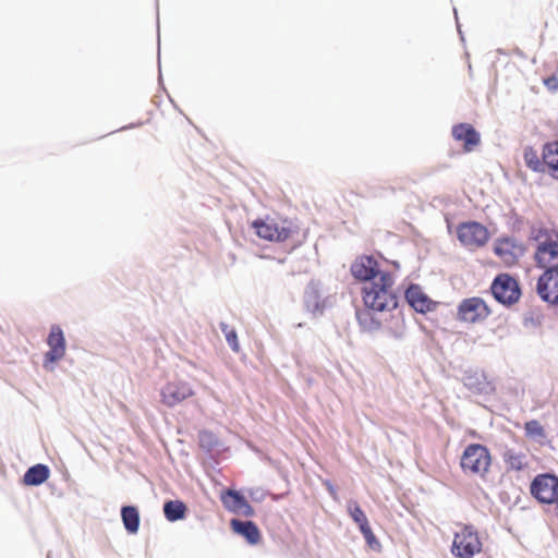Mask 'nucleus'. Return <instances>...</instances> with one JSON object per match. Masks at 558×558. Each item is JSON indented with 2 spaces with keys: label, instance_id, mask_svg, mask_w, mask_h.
I'll return each instance as SVG.
<instances>
[{
  "label": "nucleus",
  "instance_id": "f257e3e1",
  "mask_svg": "<svg viewBox=\"0 0 558 558\" xmlns=\"http://www.w3.org/2000/svg\"><path fill=\"white\" fill-rule=\"evenodd\" d=\"M393 283L391 274H380V279L372 281L363 288L364 305L375 312L396 308L398 300L393 291Z\"/></svg>",
  "mask_w": 558,
  "mask_h": 558
},
{
  "label": "nucleus",
  "instance_id": "f03ea898",
  "mask_svg": "<svg viewBox=\"0 0 558 558\" xmlns=\"http://www.w3.org/2000/svg\"><path fill=\"white\" fill-rule=\"evenodd\" d=\"M252 228L258 238L269 242H293L300 243V228L288 218L256 219L252 222Z\"/></svg>",
  "mask_w": 558,
  "mask_h": 558
},
{
  "label": "nucleus",
  "instance_id": "7ed1b4c3",
  "mask_svg": "<svg viewBox=\"0 0 558 558\" xmlns=\"http://www.w3.org/2000/svg\"><path fill=\"white\" fill-rule=\"evenodd\" d=\"M535 241L534 262L537 268L558 270V232L554 229L538 228L533 231Z\"/></svg>",
  "mask_w": 558,
  "mask_h": 558
},
{
  "label": "nucleus",
  "instance_id": "20e7f679",
  "mask_svg": "<svg viewBox=\"0 0 558 558\" xmlns=\"http://www.w3.org/2000/svg\"><path fill=\"white\" fill-rule=\"evenodd\" d=\"M492 465L488 448L481 444H470L460 458V468L465 475L484 478Z\"/></svg>",
  "mask_w": 558,
  "mask_h": 558
},
{
  "label": "nucleus",
  "instance_id": "39448f33",
  "mask_svg": "<svg viewBox=\"0 0 558 558\" xmlns=\"http://www.w3.org/2000/svg\"><path fill=\"white\" fill-rule=\"evenodd\" d=\"M482 541L472 525H462L454 533L451 553L457 558H472L482 551Z\"/></svg>",
  "mask_w": 558,
  "mask_h": 558
},
{
  "label": "nucleus",
  "instance_id": "423d86ee",
  "mask_svg": "<svg viewBox=\"0 0 558 558\" xmlns=\"http://www.w3.org/2000/svg\"><path fill=\"white\" fill-rule=\"evenodd\" d=\"M456 232L461 245L469 251L485 246L489 240L488 229L477 221L461 222L457 226Z\"/></svg>",
  "mask_w": 558,
  "mask_h": 558
},
{
  "label": "nucleus",
  "instance_id": "0eeeda50",
  "mask_svg": "<svg viewBox=\"0 0 558 558\" xmlns=\"http://www.w3.org/2000/svg\"><path fill=\"white\" fill-rule=\"evenodd\" d=\"M492 314L488 304L480 296L466 298L457 308V319L465 324H478Z\"/></svg>",
  "mask_w": 558,
  "mask_h": 558
},
{
  "label": "nucleus",
  "instance_id": "6e6552de",
  "mask_svg": "<svg viewBox=\"0 0 558 558\" xmlns=\"http://www.w3.org/2000/svg\"><path fill=\"white\" fill-rule=\"evenodd\" d=\"M530 492L538 502L553 505L558 499V476L549 473L536 475Z\"/></svg>",
  "mask_w": 558,
  "mask_h": 558
},
{
  "label": "nucleus",
  "instance_id": "1a4fd4ad",
  "mask_svg": "<svg viewBox=\"0 0 558 558\" xmlns=\"http://www.w3.org/2000/svg\"><path fill=\"white\" fill-rule=\"evenodd\" d=\"M494 298L504 305H512L520 300L521 290L518 281L508 274L498 275L492 286Z\"/></svg>",
  "mask_w": 558,
  "mask_h": 558
},
{
  "label": "nucleus",
  "instance_id": "9d476101",
  "mask_svg": "<svg viewBox=\"0 0 558 558\" xmlns=\"http://www.w3.org/2000/svg\"><path fill=\"white\" fill-rule=\"evenodd\" d=\"M47 344L49 350L44 356V367L46 369H52V365L62 360L66 352V341L60 326H51Z\"/></svg>",
  "mask_w": 558,
  "mask_h": 558
},
{
  "label": "nucleus",
  "instance_id": "9b49d317",
  "mask_svg": "<svg viewBox=\"0 0 558 558\" xmlns=\"http://www.w3.org/2000/svg\"><path fill=\"white\" fill-rule=\"evenodd\" d=\"M195 395L192 386L183 380L167 383L160 390L161 403L173 408Z\"/></svg>",
  "mask_w": 558,
  "mask_h": 558
},
{
  "label": "nucleus",
  "instance_id": "f8f14e48",
  "mask_svg": "<svg viewBox=\"0 0 558 558\" xmlns=\"http://www.w3.org/2000/svg\"><path fill=\"white\" fill-rule=\"evenodd\" d=\"M352 276L360 281H375L380 279V274H390L381 270L379 263L373 256H360L351 265Z\"/></svg>",
  "mask_w": 558,
  "mask_h": 558
},
{
  "label": "nucleus",
  "instance_id": "ddd939ff",
  "mask_svg": "<svg viewBox=\"0 0 558 558\" xmlns=\"http://www.w3.org/2000/svg\"><path fill=\"white\" fill-rule=\"evenodd\" d=\"M538 296L550 305L558 304V270L543 271L536 283Z\"/></svg>",
  "mask_w": 558,
  "mask_h": 558
},
{
  "label": "nucleus",
  "instance_id": "4468645a",
  "mask_svg": "<svg viewBox=\"0 0 558 558\" xmlns=\"http://www.w3.org/2000/svg\"><path fill=\"white\" fill-rule=\"evenodd\" d=\"M220 500L223 507L232 513L253 517L255 511L246 498L239 492L226 489L220 494Z\"/></svg>",
  "mask_w": 558,
  "mask_h": 558
},
{
  "label": "nucleus",
  "instance_id": "2eb2a0df",
  "mask_svg": "<svg viewBox=\"0 0 558 558\" xmlns=\"http://www.w3.org/2000/svg\"><path fill=\"white\" fill-rule=\"evenodd\" d=\"M494 253L505 265L512 266L518 263L523 253V248L514 239L501 238L496 240Z\"/></svg>",
  "mask_w": 558,
  "mask_h": 558
},
{
  "label": "nucleus",
  "instance_id": "dca6fc26",
  "mask_svg": "<svg viewBox=\"0 0 558 558\" xmlns=\"http://www.w3.org/2000/svg\"><path fill=\"white\" fill-rule=\"evenodd\" d=\"M451 135L454 141L463 144L465 153L473 151L481 143V135L470 123H459L452 126Z\"/></svg>",
  "mask_w": 558,
  "mask_h": 558
},
{
  "label": "nucleus",
  "instance_id": "f3484780",
  "mask_svg": "<svg viewBox=\"0 0 558 558\" xmlns=\"http://www.w3.org/2000/svg\"><path fill=\"white\" fill-rule=\"evenodd\" d=\"M408 303L420 313H426L434 308V302L423 292L417 284H411L405 291Z\"/></svg>",
  "mask_w": 558,
  "mask_h": 558
},
{
  "label": "nucleus",
  "instance_id": "a211bd4d",
  "mask_svg": "<svg viewBox=\"0 0 558 558\" xmlns=\"http://www.w3.org/2000/svg\"><path fill=\"white\" fill-rule=\"evenodd\" d=\"M230 525L234 533L243 536L250 544L256 545L259 543L262 538L260 531L254 522L232 519Z\"/></svg>",
  "mask_w": 558,
  "mask_h": 558
},
{
  "label": "nucleus",
  "instance_id": "6ab92c4d",
  "mask_svg": "<svg viewBox=\"0 0 558 558\" xmlns=\"http://www.w3.org/2000/svg\"><path fill=\"white\" fill-rule=\"evenodd\" d=\"M502 460L507 469L512 471H521L529 464L526 454L512 448L505 450Z\"/></svg>",
  "mask_w": 558,
  "mask_h": 558
},
{
  "label": "nucleus",
  "instance_id": "aec40b11",
  "mask_svg": "<svg viewBox=\"0 0 558 558\" xmlns=\"http://www.w3.org/2000/svg\"><path fill=\"white\" fill-rule=\"evenodd\" d=\"M50 475V470L45 464H36L24 474L23 482L28 486H38L45 483Z\"/></svg>",
  "mask_w": 558,
  "mask_h": 558
},
{
  "label": "nucleus",
  "instance_id": "412c9836",
  "mask_svg": "<svg viewBox=\"0 0 558 558\" xmlns=\"http://www.w3.org/2000/svg\"><path fill=\"white\" fill-rule=\"evenodd\" d=\"M121 517L125 530L131 534H135L140 527V513L137 508L134 506L122 507Z\"/></svg>",
  "mask_w": 558,
  "mask_h": 558
},
{
  "label": "nucleus",
  "instance_id": "4be33fe9",
  "mask_svg": "<svg viewBox=\"0 0 558 558\" xmlns=\"http://www.w3.org/2000/svg\"><path fill=\"white\" fill-rule=\"evenodd\" d=\"M163 513L168 521L181 520L186 514V506L181 500H169L163 505Z\"/></svg>",
  "mask_w": 558,
  "mask_h": 558
},
{
  "label": "nucleus",
  "instance_id": "5701e85b",
  "mask_svg": "<svg viewBox=\"0 0 558 558\" xmlns=\"http://www.w3.org/2000/svg\"><path fill=\"white\" fill-rule=\"evenodd\" d=\"M348 511L361 532H369V523L366 514L356 501H349Z\"/></svg>",
  "mask_w": 558,
  "mask_h": 558
},
{
  "label": "nucleus",
  "instance_id": "b1692460",
  "mask_svg": "<svg viewBox=\"0 0 558 558\" xmlns=\"http://www.w3.org/2000/svg\"><path fill=\"white\" fill-rule=\"evenodd\" d=\"M543 160L549 170H558V141L549 142L544 145Z\"/></svg>",
  "mask_w": 558,
  "mask_h": 558
},
{
  "label": "nucleus",
  "instance_id": "393cba45",
  "mask_svg": "<svg viewBox=\"0 0 558 558\" xmlns=\"http://www.w3.org/2000/svg\"><path fill=\"white\" fill-rule=\"evenodd\" d=\"M523 159L529 169H531L534 172H544L546 165L544 163L543 158L541 159L538 157L537 151L531 147L527 146L524 148L523 153Z\"/></svg>",
  "mask_w": 558,
  "mask_h": 558
},
{
  "label": "nucleus",
  "instance_id": "a878e982",
  "mask_svg": "<svg viewBox=\"0 0 558 558\" xmlns=\"http://www.w3.org/2000/svg\"><path fill=\"white\" fill-rule=\"evenodd\" d=\"M198 442L203 449L210 451L218 446V438L213 432L203 430L198 434Z\"/></svg>",
  "mask_w": 558,
  "mask_h": 558
},
{
  "label": "nucleus",
  "instance_id": "bb28decb",
  "mask_svg": "<svg viewBox=\"0 0 558 558\" xmlns=\"http://www.w3.org/2000/svg\"><path fill=\"white\" fill-rule=\"evenodd\" d=\"M220 328H221V331L223 332L226 340L229 343L230 348L234 352L238 353L240 351V344H239L238 335H236V331L234 330V328L230 327L226 323H221Z\"/></svg>",
  "mask_w": 558,
  "mask_h": 558
},
{
  "label": "nucleus",
  "instance_id": "cd10ccee",
  "mask_svg": "<svg viewBox=\"0 0 558 558\" xmlns=\"http://www.w3.org/2000/svg\"><path fill=\"white\" fill-rule=\"evenodd\" d=\"M525 434L527 437L533 439H539L545 437V430L542 424L536 420H531L524 425Z\"/></svg>",
  "mask_w": 558,
  "mask_h": 558
},
{
  "label": "nucleus",
  "instance_id": "c85d7f7f",
  "mask_svg": "<svg viewBox=\"0 0 558 558\" xmlns=\"http://www.w3.org/2000/svg\"><path fill=\"white\" fill-rule=\"evenodd\" d=\"M544 85L551 92L558 89V77L553 75L544 80Z\"/></svg>",
  "mask_w": 558,
  "mask_h": 558
},
{
  "label": "nucleus",
  "instance_id": "c756f323",
  "mask_svg": "<svg viewBox=\"0 0 558 558\" xmlns=\"http://www.w3.org/2000/svg\"><path fill=\"white\" fill-rule=\"evenodd\" d=\"M361 533L363 534V536L365 537V539L368 544H371L373 541H375V535L371 527H369V532H361Z\"/></svg>",
  "mask_w": 558,
  "mask_h": 558
},
{
  "label": "nucleus",
  "instance_id": "7c9ffc66",
  "mask_svg": "<svg viewBox=\"0 0 558 558\" xmlns=\"http://www.w3.org/2000/svg\"><path fill=\"white\" fill-rule=\"evenodd\" d=\"M365 315H367V313H363V312L357 313V318H359L360 323H363V317H364Z\"/></svg>",
  "mask_w": 558,
  "mask_h": 558
},
{
  "label": "nucleus",
  "instance_id": "2f4dec72",
  "mask_svg": "<svg viewBox=\"0 0 558 558\" xmlns=\"http://www.w3.org/2000/svg\"><path fill=\"white\" fill-rule=\"evenodd\" d=\"M550 174H551L554 178L558 179V170H550Z\"/></svg>",
  "mask_w": 558,
  "mask_h": 558
},
{
  "label": "nucleus",
  "instance_id": "473e14b6",
  "mask_svg": "<svg viewBox=\"0 0 558 558\" xmlns=\"http://www.w3.org/2000/svg\"><path fill=\"white\" fill-rule=\"evenodd\" d=\"M553 505H555V511L558 517V499Z\"/></svg>",
  "mask_w": 558,
  "mask_h": 558
}]
</instances>
